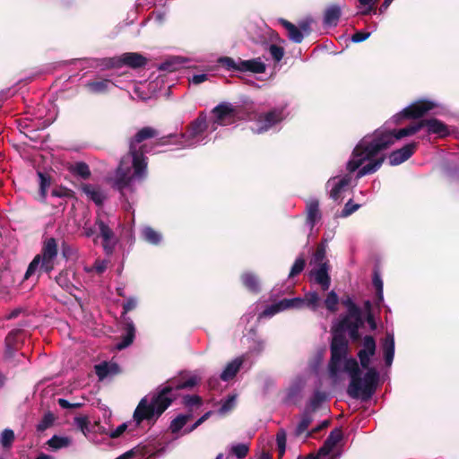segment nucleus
I'll return each mask as SVG.
<instances>
[{
  "mask_svg": "<svg viewBox=\"0 0 459 459\" xmlns=\"http://www.w3.org/2000/svg\"><path fill=\"white\" fill-rule=\"evenodd\" d=\"M387 122L372 134L365 135L356 144L352 158L348 164L351 170L361 167L359 177L374 174L384 163L385 156L383 152L402 138L411 136L424 130L420 139H427L430 134L445 137L449 130L442 121L437 118L421 119L401 129H391Z\"/></svg>",
  "mask_w": 459,
  "mask_h": 459,
  "instance_id": "nucleus-1",
  "label": "nucleus"
},
{
  "mask_svg": "<svg viewBox=\"0 0 459 459\" xmlns=\"http://www.w3.org/2000/svg\"><path fill=\"white\" fill-rule=\"evenodd\" d=\"M157 135V131L152 127L146 126L140 129L129 143V152L122 157L114 174L108 177V183L120 192L127 203H129V195L134 192V184L142 182L147 176V161L144 153L149 152L150 150L145 144L141 143Z\"/></svg>",
  "mask_w": 459,
  "mask_h": 459,
  "instance_id": "nucleus-2",
  "label": "nucleus"
},
{
  "mask_svg": "<svg viewBox=\"0 0 459 459\" xmlns=\"http://www.w3.org/2000/svg\"><path fill=\"white\" fill-rule=\"evenodd\" d=\"M347 308V314L342 315L333 323V339L331 342V372L333 375L341 369H347L351 373L358 370V362L355 359L348 357L349 342L345 336L348 332L351 340L359 339V329L362 325L361 310L351 297L342 299Z\"/></svg>",
  "mask_w": 459,
  "mask_h": 459,
  "instance_id": "nucleus-3",
  "label": "nucleus"
},
{
  "mask_svg": "<svg viewBox=\"0 0 459 459\" xmlns=\"http://www.w3.org/2000/svg\"><path fill=\"white\" fill-rule=\"evenodd\" d=\"M376 351L377 344L375 339L370 335H366L362 340V347L358 352L360 366L367 370L363 377H360L359 366L358 370L354 374L343 368L339 370L336 375H333L331 372V360L329 361V375L334 382L339 381L342 378V375L344 373L350 377L351 381L347 388V394L351 398L368 400L375 393L379 375L378 372L374 368H370L369 365Z\"/></svg>",
  "mask_w": 459,
  "mask_h": 459,
  "instance_id": "nucleus-4",
  "label": "nucleus"
},
{
  "mask_svg": "<svg viewBox=\"0 0 459 459\" xmlns=\"http://www.w3.org/2000/svg\"><path fill=\"white\" fill-rule=\"evenodd\" d=\"M201 380L200 374H192L187 379L180 383L169 385L157 393L150 394L141 399L137 407L135 408L133 415V423L135 427L141 425L144 420L148 422H154L156 420L166 411L171 404L172 398L170 392L173 388L185 389L192 388L196 385Z\"/></svg>",
  "mask_w": 459,
  "mask_h": 459,
  "instance_id": "nucleus-5",
  "label": "nucleus"
},
{
  "mask_svg": "<svg viewBox=\"0 0 459 459\" xmlns=\"http://www.w3.org/2000/svg\"><path fill=\"white\" fill-rule=\"evenodd\" d=\"M209 130L211 131V123L207 122L206 114L201 112L197 118L190 123L185 134L163 136L159 140V144H176L178 149L195 148L209 142Z\"/></svg>",
  "mask_w": 459,
  "mask_h": 459,
  "instance_id": "nucleus-6",
  "label": "nucleus"
},
{
  "mask_svg": "<svg viewBox=\"0 0 459 459\" xmlns=\"http://www.w3.org/2000/svg\"><path fill=\"white\" fill-rule=\"evenodd\" d=\"M212 114L211 132L216 131L219 126H228L239 120L252 119L251 112L241 106L233 105L230 102L220 103L212 108Z\"/></svg>",
  "mask_w": 459,
  "mask_h": 459,
  "instance_id": "nucleus-7",
  "label": "nucleus"
},
{
  "mask_svg": "<svg viewBox=\"0 0 459 459\" xmlns=\"http://www.w3.org/2000/svg\"><path fill=\"white\" fill-rule=\"evenodd\" d=\"M290 115L288 104L286 102H281L273 107L267 112L262 114H255L251 112L253 122L250 126L251 130L255 134H263L270 129L277 127L282 123Z\"/></svg>",
  "mask_w": 459,
  "mask_h": 459,
  "instance_id": "nucleus-8",
  "label": "nucleus"
},
{
  "mask_svg": "<svg viewBox=\"0 0 459 459\" xmlns=\"http://www.w3.org/2000/svg\"><path fill=\"white\" fill-rule=\"evenodd\" d=\"M58 249L57 244L54 238H48L43 245L41 254L36 255L29 264L25 273V278L30 277L37 270L50 273L56 264Z\"/></svg>",
  "mask_w": 459,
  "mask_h": 459,
  "instance_id": "nucleus-9",
  "label": "nucleus"
},
{
  "mask_svg": "<svg viewBox=\"0 0 459 459\" xmlns=\"http://www.w3.org/2000/svg\"><path fill=\"white\" fill-rule=\"evenodd\" d=\"M354 151L355 148L353 149L351 157L346 163V169L348 173L344 175L332 177L326 182V189L329 191V195L333 201L342 202L343 200L345 193L349 190L350 186L352 184L351 173L357 171L356 179L361 178L358 176L361 167L354 170H351L348 168V164L352 158Z\"/></svg>",
  "mask_w": 459,
  "mask_h": 459,
  "instance_id": "nucleus-10",
  "label": "nucleus"
},
{
  "mask_svg": "<svg viewBox=\"0 0 459 459\" xmlns=\"http://www.w3.org/2000/svg\"><path fill=\"white\" fill-rule=\"evenodd\" d=\"M439 106V103L434 100L420 99L413 101L405 107L403 110L394 115L390 122L398 124L403 119L419 118L438 108Z\"/></svg>",
  "mask_w": 459,
  "mask_h": 459,
  "instance_id": "nucleus-11",
  "label": "nucleus"
},
{
  "mask_svg": "<svg viewBox=\"0 0 459 459\" xmlns=\"http://www.w3.org/2000/svg\"><path fill=\"white\" fill-rule=\"evenodd\" d=\"M342 429H334L331 431L316 455L311 454L307 457H299L298 459H339L341 452L337 448V445L342 441Z\"/></svg>",
  "mask_w": 459,
  "mask_h": 459,
  "instance_id": "nucleus-12",
  "label": "nucleus"
},
{
  "mask_svg": "<svg viewBox=\"0 0 459 459\" xmlns=\"http://www.w3.org/2000/svg\"><path fill=\"white\" fill-rule=\"evenodd\" d=\"M146 58L139 53L127 52L119 56H115L107 60L105 64L108 67H120L126 65L131 68H139L146 64Z\"/></svg>",
  "mask_w": 459,
  "mask_h": 459,
  "instance_id": "nucleus-13",
  "label": "nucleus"
},
{
  "mask_svg": "<svg viewBox=\"0 0 459 459\" xmlns=\"http://www.w3.org/2000/svg\"><path fill=\"white\" fill-rule=\"evenodd\" d=\"M157 453L156 447L152 444H146L136 446L116 459H151Z\"/></svg>",
  "mask_w": 459,
  "mask_h": 459,
  "instance_id": "nucleus-14",
  "label": "nucleus"
},
{
  "mask_svg": "<svg viewBox=\"0 0 459 459\" xmlns=\"http://www.w3.org/2000/svg\"><path fill=\"white\" fill-rule=\"evenodd\" d=\"M416 147V143H411L400 149L392 152L388 156L389 164L391 166H397L406 161L412 156Z\"/></svg>",
  "mask_w": 459,
  "mask_h": 459,
  "instance_id": "nucleus-15",
  "label": "nucleus"
},
{
  "mask_svg": "<svg viewBox=\"0 0 459 459\" xmlns=\"http://www.w3.org/2000/svg\"><path fill=\"white\" fill-rule=\"evenodd\" d=\"M123 325L124 333L122 335V340L116 344V349L118 351L124 350L130 346L135 337V327L133 320L130 317L123 316Z\"/></svg>",
  "mask_w": 459,
  "mask_h": 459,
  "instance_id": "nucleus-16",
  "label": "nucleus"
},
{
  "mask_svg": "<svg viewBox=\"0 0 459 459\" xmlns=\"http://www.w3.org/2000/svg\"><path fill=\"white\" fill-rule=\"evenodd\" d=\"M279 22L286 29L289 39L295 43H300L303 40L304 34L302 31L306 34L309 32L308 23H302L299 29L286 20L281 19Z\"/></svg>",
  "mask_w": 459,
  "mask_h": 459,
  "instance_id": "nucleus-17",
  "label": "nucleus"
},
{
  "mask_svg": "<svg viewBox=\"0 0 459 459\" xmlns=\"http://www.w3.org/2000/svg\"><path fill=\"white\" fill-rule=\"evenodd\" d=\"M328 264H321L310 272L311 277L319 284L324 291L327 290L331 285V279L328 273Z\"/></svg>",
  "mask_w": 459,
  "mask_h": 459,
  "instance_id": "nucleus-18",
  "label": "nucleus"
},
{
  "mask_svg": "<svg viewBox=\"0 0 459 459\" xmlns=\"http://www.w3.org/2000/svg\"><path fill=\"white\" fill-rule=\"evenodd\" d=\"M94 368L95 373L100 381L112 377L120 372L119 366L113 361H103L95 365Z\"/></svg>",
  "mask_w": 459,
  "mask_h": 459,
  "instance_id": "nucleus-19",
  "label": "nucleus"
},
{
  "mask_svg": "<svg viewBox=\"0 0 459 459\" xmlns=\"http://www.w3.org/2000/svg\"><path fill=\"white\" fill-rule=\"evenodd\" d=\"M113 86H115V84L109 79H97L85 83V88L92 94H105L108 92Z\"/></svg>",
  "mask_w": 459,
  "mask_h": 459,
  "instance_id": "nucleus-20",
  "label": "nucleus"
},
{
  "mask_svg": "<svg viewBox=\"0 0 459 459\" xmlns=\"http://www.w3.org/2000/svg\"><path fill=\"white\" fill-rule=\"evenodd\" d=\"M321 220V212L319 210V202L316 199H310L307 203V220L306 223L312 231L315 225Z\"/></svg>",
  "mask_w": 459,
  "mask_h": 459,
  "instance_id": "nucleus-21",
  "label": "nucleus"
},
{
  "mask_svg": "<svg viewBox=\"0 0 459 459\" xmlns=\"http://www.w3.org/2000/svg\"><path fill=\"white\" fill-rule=\"evenodd\" d=\"M382 351L386 367H391L394 357V333H387L382 342Z\"/></svg>",
  "mask_w": 459,
  "mask_h": 459,
  "instance_id": "nucleus-22",
  "label": "nucleus"
},
{
  "mask_svg": "<svg viewBox=\"0 0 459 459\" xmlns=\"http://www.w3.org/2000/svg\"><path fill=\"white\" fill-rule=\"evenodd\" d=\"M82 191L97 205H101L107 197L104 191L100 187L94 185L84 184L82 186Z\"/></svg>",
  "mask_w": 459,
  "mask_h": 459,
  "instance_id": "nucleus-23",
  "label": "nucleus"
},
{
  "mask_svg": "<svg viewBox=\"0 0 459 459\" xmlns=\"http://www.w3.org/2000/svg\"><path fill=\"white\" fill-rule=\"evenodd\" d=\"M239 72H251L254 74H262L265 71L266 65L260 57L249 60H241L239 62Z\"/></svg>",
  "mask_w": 459,
  "mask_h": 459,
  "instance_id": "nucleus-24",
  "label": "nucleus"
},
{
  "mask_svg": "<svg viewBox=\"0 0 459 459\" xmlns=\"http://www.w3.org/2000/svg\"><path fill=\"white\" fill-rule=\"evenodd\" d=\"M341 15V6L337 4L328 6L324 13V25L326 27H335L338 24Z\"/></svg>",
  "mask_w": 459,
  "mask_h": 459,
  "instance_id": "nucleus-25",
  "label": "nucleus"
},
{
  "mask_svg": "<svg viewBox=\"0 0 459 459\" xmlns=\"http://www.w3.org/2000/svg\"><path fill=\"white\" fill-rule=\"evenodd\" d=\"M140 234L143 240L152 246H159L163 239L162 234L151 226H143Z\"/></svg>",
  "mask_w": 459,
  "mask_h": 459,
  "instance_id": "nucleus-26",
  "label": "nucleus"
},
{
  "mask_svg": "<svg viewBox=\"0 0 459 459\" xmlns=\"http://www.w3.org/2000/svg\"><path fill=\"white\" fill-rule=\"evenodd\" d=\"M243 364V358L238 357L229 362L221 374V378L223 381H229L232 379L238 371L239 370L241 365Z\"/></svg>",
  "mask_w": 459,
  "mask_h": 459,
  "instance_id": "nucleus-27",
  "label": "nucleus"
},
{
  "mask_svg": "<svg viewBox=\"0 0 459 459\" xmlns=\"http://www.w3.org/2000/svg\"><path fill=\"white\" fill-rule=\"evenodd\" d=\"M241 281L244 286L252 292L260 291V282L256 275L252 273H245L241 275Z\"/></svg>",
  "mask_w": 459,
  "mask_h": 459,
  "instance_id": "nucleus-28",
  "label": "nucleus"
},
{
  "mask_svg": "<svg viewBox=\"0 0 459 459\" xmlns=\"http://www.w3.org/2000/svg\"><path fill=\"white\" fill-rule=\"evenodd\" d=\"M183 59L179 56L169 57L159 65V69L165 72H174L183 66Z\"/></svg>",
  "mask_w": 459,
  "mask_h": 459,
  "instance_id": "nucleus-29",
  "label": "nucleus"
},
{
  "mask_svg": "<svg viewBox=\"0 0 459 459\" xmlns=\"http://www.w3.org/2000/svg\"><path fill=\"white\" fill-rule=\"evenodd\" d=\"M72 444V439L66 436H53L48 441V446L53 450H58L68 447Z\"/></svg>",
  "mask_w": 459,
  "mask_h": 459,
  "instance_id": "nucleus-30",
  "label": "nucleus"
},
{
  "mask_svg": "<svg viewBox=\"0 0 459 459\" xmlns=\"http://www.w3.org/2000/svg\"><path fill=\"white\" fill-rule=\"evenodd\" d=\"M305 307L316 311L321 305V298L316 291H308L304 295Z\"/></svg>",
  "mask_w": 459,
  "mask_h": 459,
  "instance_id": "nucleus-31",
  "label": "nucleus"
},
{
  "mask_svg": "<svg viewBox=\"0 0 459 459\" xmlns=\"http://www.w3.org/2000/svg\"><path fill=\"white\" fill-rule=\"evenodd\" d=\"M191 417L192 415L190 413L178 415L170 423L169 429L171 432L173 434L179 432Z\"/></svg>",
  "mask_w": 459,
  "mask_h": 459,
  "instance_id": "nucleus-32",
  "label": "nucleus"
},
{
  "mask_svg": "<svg viewBox=\"0 0 459 459\" xmlns=\"http://www.w3.org/2000/svg\"><path fill=\"white\" fill-rule=\"evenodd\" d=\"M19 330L15 329L11 331L5 338V354L8 357H12L15 351L16 336L19 333Z\"/></svg>",
  "mask_w": 459,
  "mask_h": 459,
  "instance_id": "nucleus-33",
  "label": "nucleus"
},
{
  "mask_svg": "<svg viewBox=\"0 0 459 459\" xmlns=\"http://www.w3.org/2000/svg\"><path fill=\"white\" fill-rule=\"evenodd\" d=\"M324 304L329 312H336L339 304V297L337 293L334 290L329 291L324 300Z\"/></svg>",
  "mask_w": 459,
  "mask_h": 459,
  "instance_id": "nucleus-34",
  "label": "nucleus"
},
{
  "mask_svg": "<svg viewBox=\"0 0 459 459\" xmlns=\"http://www.w3.org/2000/svg\"><path fill=\"white\" fill-rule=\"evenodd\" d=\"M72 173L80 176L82 178H88L91 175L89 166L84 162H76L71 166Z\"/></svg>",
  "mask_w": 459,
  "mask_h": 459,
  "instance_id": "nucleus-35",
  "label": "nucleus"
},
{
  "mask_svg": "<svg viewBox=\"0 0 459 459\" xmlns=\"http://www.w3.org/2000/svg\"><path fill=\"white\" fill-rule=\"evenodd\" d=\"M239 62H240V58H238V60H234L233 58L231 57H228V56H225V57H220L218 59V63L222 66L224 67L225 69H227L228 71H239Z\"/></svg>",
  "mask_w": 459,
  "mask_h": 459,
  "instance_id": "nucleus-36",
  "label": "nucleus"
},
{
  "mask_svg": "<svg viewBox=\"0 0 459 459\" xmlns=\"http://www.w3.org/2000/svg\"><path fill=\"white\" fill-rule=\"evenodd\" d=\"M96 225L98 227L100 235L102 238V239H106V238L108 239L110 238L115 237V234H114L112 229L107 223H105L102 220L97 219Z\"/></svg>",
  "mask_w": 459,
  "mask_h": 459,
  "instance_id": "nucleus-37",
  "label": "nucleus"
},
{
  "mask_svg": "<svg viewBox=\"0 0 459 459\" xmlns=\"http://www.w3.org/2000/svg\"><path fill=\"white\" fill-rule=\"evenodd\" d=\"M373 285L377 290V306L384 301V294H383V281L381 276L375 273L373 276Z\"/></svg>",
  "mask_w": 459,
  "mask_h": 459,
  "instance_id": "nucleus-38",
  "label": "nucleus"
},
{
  "mask_svg": "<svg viewBox=\"0 0 459 459\" xmlns=\"http://www.w3.org/2000/svg\"><path fill=\"white\" fill-rule=\"evenodd\" d=\"M14 440V432L10 429L3 430L0 436V443L3 447L8 448L12 446Z\"/></svg>",
  "mask_w": 459,
  "mask_h": 459,
  "instance_id": "nucleus-39",
  "label": "nucleus"
},
{
  "mask_svg": "<svg viewBox=\"0 0 459 459\" xmlns=\"http://www.w3.org/2000/svg\"><path fill=\"white\" fill-rule=\"evenodd\" d=\"M56 283L63 288L64 290H69L72 288V283L70 281V273L68 272H61L56 277Z\"/></svg>",
  "mask_w": 459,
  "mask_h": 459,
  "instance_id": "nucleus-40",
  "label": "nucleus"
},
{
  "mask_svg": "<svg viewBox=\"0 0 459 459\" xmlns=\"http://www.w3.org/2000/svg\"><path fill=\"white\" fill-rule=\"evenodd\" d=\"M117 243H118V239L116 237L110 238L108 239H107V238L102 239V247H103L104 253L107 255H111L114 253Z\"/></svg>",
  "mask_w": 459,
  "mask_h": 459,
  "instance_id": "nucleus-41",
  "label": "nucleus"
},
{
  "mask_svg": "<svg viewBox=\"0 0 459 459\" xmlns=\"http://www.w3.org/2000/svg\"><path fill=\"white\" fill-rule=\"evenodd\" d=\"M311 264H314L316 265H320L321 264H327L325 261V247L320 246L317 247L316 253L313 255V258L311 260Z\"/></svg>",
  "mask_w": 459,
  "mask_h": 459,
  "instance_id": "nucleus-42",
  "label": "nucleus"
},
{
  "mask_svg": "<svg viewBox=\"0 0 459 459\" xmlns=\"http://www.w3.org/2000/svg\"><path fill=\"white\" fill-rule=\"evenodd\" d=\"M305 264V259L303 257H298L290 269L289 278H292L300 273L304 270Z\"/></svg>",
  "mask_w": 459,
  "mask_h": 459,
  "instance_id": "nucleus-43",
  "label": "nucleus"
},
{
  "mask_svg": "<svg viewBox=\"0 0 459 459\" xmlns=\"http://www.w3.org/2000/svg\"><path fill=\"white\" fill-rule=\"evenodd\" d=\"M236 404V396L230 395L226 400L221 403V405L219 409V412L221 414H225L231 411Z\"/></svg>",
  "mask_w": 459,
  "mask_h": 459,
  "instance_id": "nucleus-44",
  "label": "nucleus"
},
{
  "mask_svg": "<svg viewBox=\"0 0 459 459\" xmlns=\"http://www.w3.org/2000/svg\"><path fill=\"white\" fill-rule=\"evenodd\" d=\"M268 51L273 57V59L276 62H280L284 56L283 48L277 46L275 44H272L268 48Z\"/></svg>",
  "mask_w": 459,
  "mask_h": 459,
  "instance_id": "nucleus-45",
  "label": "nucleus"
},
{
  "mask_svg": "<svg viewBox=\"0 0 459 459\" xmlns=\"http://www.w3.org/2000/svg\"><path fill=\"white\" fill-rule=\"evenodd\" d=\"M276 443L280 456H282L286 449V432L281 429L276 435Z\"/></svg>",
  "mask_w": 459,
  "mask_h": 459,
  "instance_id": "nucleus-46",
  "label": "nucleus"
},
{
  "mask_svg": "<svg viewBox=\"0 0 459 459\" xmlns=\"http://www.w3.org/2000/svg\"><path fill=\"white\" fill-rule=\"evenodd\" d=\"M247 452L248 446L245 444H237L231 447V453L237 456V459L245 457Z\"/></svg>",
  "mask_w": 459,
  "mask_h": 459,
  "instance_id": "nucleus-47",
  "label": "nucleus"
},
{
  "mask_svg": "<svg viewBox=\"0 0 459 459\" xmlns=\"http://www.w3.org/2000/svg\"><path fill=\"white\" fill-rule=\"evenodd\" d=\"M109 261L107 259H97L92 266V268L88 269V272L95 271L97 273L100 274L104 273L108 267Z\"/></svg>",
  "mask_w": 459,
  "mask_h": 459,
  "instance_id": "nucleus-48",
  "label": "nucleus"
},
{
  "mask_svg": "<svg viewBox=\"0 0 459 459\" xmlns=\"http://www.w3.org/2000/svg\"><path fill=\"white\" fill-rule=\"evenodd\" d=\"M54 416L51 413H47L44 415L43 419L38 424V430L44 431L48 429L54 422Z\"/></svg>",
  "mask_w": 459,
  "mask_h": 459,
  "instance_id": "nucleus-49",
  "label": "nucleus"
},
{
  "mask_svg": "<svg viewBox=\"0 0 459 459\" xmlns=\"http://www.w3.org/2000/svg\"><path fill=\"white\" fill-rule=\"evenodd\" d=\"M359 204H353L351 200H349L341 212V217H348L356 212L359 208Z\"/></svg>",
  "mask_w": 459,
  "mask_h": 459,
  "instance_id": "nucleus-50",
  "label": "nucleus"
},
{
  "mask_svg": "<svg viewBox=\"0 0 459 459\" xmlns=\"http://www.w3.org/2000/svg\"><path fill=\"white\" fill-rule=\"evenodd\" d=\"M183 403L186 407H193V406H200L202 403V400L198 395L192 394V395H186L183 398Z\"/></svg>",
  "mask_w": 459,
  "mask_h": 459,
  "instance_id": "nucleus-51",
  "label": "nucleus"
},
{
  "mask_svg": "<svg viewBox=\"0 0 459 459\" xmlns=\"http://www.w3.org/2000/svg\"><path fill=\"white\" fill-rule=\"evenodd\" d=\"M310 422H311L310 417L307 415L304 416L297 426L296 435L299 436V435L303 434L307 429Z\"/></svg>",
  "mask_w": 459,
  "mask_h": 459,
  "instance_id": "nucleus-52",
  "label": "nucleus"
},
{
  "mask_svg": "<svg viewBox=\"0 0 459 459\" xmlns=\"http://www.w3.org/2000/svg\"><path fill=\"white\" fill-rule=\"evenodd\" d=\"M277 313H280V310H278V307L276 303H274L268 306L263 312H261L258 316V318L261 319L263 317H272Z\"/></svg>",
  "mask_w": 459,
  "mask_h": 459,
  "instance_id": "nucleus-53",
  "label": "nucleus"
},
{
  "mask_svg": "<svg viewBox=\"0 0 459 459\" xmlns=\"http://www.w3.org/2000/svg\"><path fill=\"white\" fill-rule=\"evenodd\" d=\"M212 414V411H207L201 418H199L189 429L184 430V434H188L194 431L197 427L204 423Z\"/></svg>",
  "mask_w": 459,
  "mask_h": 459,
  "instance_id": "nucleus-54",
  "label": "nucleus"
},
{
  "mask_svg": "<svg viewBox=\"0 0 459 459\" xmlns=\"http://www.w3.org/2000/svg\"><path fill=\"white\" fill-rule=\"evenodd\" d=\"M137 299L134 297H130L127 299V300L125 302L123 306L124 312L123 314H126L127 312L134 309L137 307Z\"/></svg>",
  "mask_w": 459,
  "mask_h": 459,
  "instance_id": "nucleus-55",
  "label": "nucleus"
},
{
  "mask_svg": "<svg viewBox=\"0 0 459 459\" xmlns=\"http://www.w3.org/2000/svg\"><path fill=\"white\" fill-rule=\"evenodd\" d=\"M131 424L132 423H127V422L122 423L121 425H119L118 427H117L114 430H112L110 432V437L112 438H117V437H120L127 429L128 426Z\"/></svg>",
  "mask_w": 459,
  "mask_h": 459,
  "instance_id": "nucleus-56",
  "label": "nucleus"
},
{
  "mask_svg": "<svg viewBox=\"0 0 459 459\" xmlns=\"http://www.w3.org/2000/svg\"><path fill=\"white\" fill-rule=\"evenodd\" d=\"M75 424L78 429L85 435L88 431V420L85 417L75 418Z\"/></svg>",
  "mask_w": 459,
  "mask_h": 459,
  "instance_id": "nucleus-57",
  "label": "nucleus"
},
{
  "mask_svg": "<svg viewBox=\"0 0 459 459\" xmlns=\"http://www.w3.org/2000/svg\"><path fill=\"white\" fill-rule=\"evenodd\" d=\"M370 34H371L370 32L357 31L352 35L351 41L355 42V43L362 42V41L366 40L367 39H368Z\"/></svg>",
  "mask_w": 459,
  "mask_h": 459,
  "instance_id": "nucleus-58",
  "label": "nucleus"
},
{
  "mask_svg": "<svg viewBox=\"0 0 459 459\" xmlns=\"http://www.w3.org/2000/svg\"><path fill=\"white\" fill-rule=\"evenodd\" d=\"M360 5L364 6L363 10L360 11L361 14H368L373 8V0H359Z\"/></svg>",
  "mask_w": 459,
  "mask_h": 459,
  "instance_id": "nucleus-59",
  "label": "nucleus"
},
{
  "mask_svg": "<svg viewBox=\"0 0 459 459\" xmlns=\"http://www.w3.org/2000/svg\"><path fill=\"white\" fill-rule=\"evenodd\" d=\"M291 308L300 309L305 307L304 297L303 298H292L290 299Z\"/></svg>",
  "mask_w": 459,
  "mask_h": 459,
  "instance_id": "nucleus-60",
  "label": "nucleus"
},
{
  "mask_svg": "<svg viewBox=\"0 0 459 459\" xmlns=\"http://www.w3.org/2000/svg\"><path fill=\"white\" fill-rule=\"evenodd\" d=\"M276 305H277L278 310H280V312H282V311L291 308L290 299H283L281 300H279L278 302H276Z\"/></svg>",
  "mask_w": 459,
  "mask_h": 459,
  "instance_id": "nucleus-61",
  "label": "nucleus"
},
{
  "mask_svg": "<svg viewBox=\"0 0 459 459\" xmlns=\"http://www.w3.org/2000/svg\"><path fill=\"white\" fill-rule=\"evenodd\" d=\"M39 178V187L48 188L50 186V178L45 176L42 172H38Z\"/></svg>",
  "mask_w": 459,
  "mask_h": 459,
  "instance_id": "nucleus-62",
  "label": "nucleus"
},
{
  "mask_svg": "<svg viewBox=\"0 0 459 459\" xmlns=\"http://www.w3.org/2000/svg\"><path fill=\"white\" fill-rule=\"evenodd\" d=\"M24 313V310L22 307H17L12 310L10 313L4 316L5 320H12L13 318L18 317L21 314Z\"/></svg>",
  "mask_w": 459,
  "mask_h": 459,
  "instance_id": "nucleus-63",
  "label": "nucleus"
},
{
  "mask_svg": "<svg viewBox=\"0 0 459 459\" xmlns=\"http://www.w3.org/2000/svg\"><path fill=\"white\" fill-rule=\"evenodd\" d=\"M207 80V74H195L193 75L191 79V82L194 84H199Z\"/></svg>",
  "mask_w": 459,
  "mask_h": 459,
  "instance_id": "nucleus-64",
  "label": "nucleus"
}]
</instances>
